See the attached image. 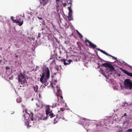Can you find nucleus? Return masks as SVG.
Returning a JSON list of instances; mask_svg holds the SVG:
<instances>
[{
    "mask_svg": "<svg viewBox=\"0 0 132 132\" xmlns=\"http://www.w3.org/2000/svg\"><path fill=\"white\" fill-rule=\"evenodd\" d=\"M58 113L59 114H57L55 115L56 118L54 119L53 122L56 123H57L60 118H61L63 119H64L65 118L63 116V114L62 112L58 111Z\"/></svg>",
    "mask_w": 132,
    "mask_h": 132,
    "instance_id": "nucleus-4",
    "label": "nucleus"
},
{
    "mask_svg": "<svg viewBox=\"0 0 132 132\" xmlns=\"http://www.w3.org/2000/svg\"><path fill=\"white\" fill-rule=\"evenodd\" d=\"M97 50L100 51L101 52L103 53L104 54L106 55H107V56H110L111 57H112L113 58V59H114L116 60H117V59L116 57H114L113 56H112L111 55L108 54V53L106 52L105 51H104L102 50H101L100 49V48H98V49H97Z\"/></svg>",
    "mask_w": 132,
    "mask_h": 132,
    "instance_id": "nucleus-10",
    "label": "nucleus"
},
{
    "mask_svg": "<svg viewBox=\"0 0 132 132\" xmlns=\"http://www.w3.org/2000/svg\"><path fill=\"white\" fill-rule=\"evenodd\" d=\"M66 1V2L68 4H71V5L72 4V1L71 0H65Z\"/></svg>",
    "mask_w": 132,
    "mask_h": 132,
    "instance_id": "nucleus-19",
    "label": "nucleus"
},
{
    "mask_svg": "<svg viewBox=\"0 0 132 132\" xmlns=\"http://www.w3.org/2000/svg\"><path fill=\"white\" fill-rule=\"evenodd\" d=\"M126 116V113H125L124 114V115H123V116Z\"/></svg>",
    "mask_w": 132,
    "mask_h": 132,
    "instance_id": "nucleus-34",
    "label": "nucleus"
},
{
    "mask_svg": "<svg viewBox=\"0 0 132 132\" xmlns=\"http://www.w3.org/2000/svg\"><path fill=\"white\" fill-rule=\"evenodd\" d=\"M69 16L68 17V18L69 19V21H71L73 20V19L72 17V14H69Z\"/></svg>",
    "mask_w": 132,
    "mask_h": 132,
    "instance_id": "nucleus-16",
    "label": "nucleus"
},
{
    "mask_svg": "<svg viewBox=\"0 0 132 132\" xmlns=\"http://www.w3.org/2000/svg\"><path fill=\"white\" fill-rule=\"evenodd\" d=\"M48 0H40V4H42L43 6H45L47 4Z\"/></svg>",
    "mask_w": 132,
    "mask_h": 132,
    "instance_id": "nucleus-13",
    "label": "nucleus"
},
{
    "mask_svg": "<svg viewBox=\"0 0 132 132\" xmlns=\"http://www.w3.org/2000/svg\"><path fill=\"white\" fill-rule=\"evenodd\" d=\"M85 41L86 42H87L89 44L90 46L92 47L93 48H96V49H97V48H96V47H97V46L96 45L92 43L88 39H86Z\"/></svg>",
    "mask_w": 132,
    "mask_h": 132,
    "instance_id": "nucleus-11",
    "label": "nucleus"
},
{
    "mask_svg": "<svg viewBox=\"0 0 132 132\" xmlns=\"http://www.w3.org/2000/svg\"><path fill=\"white\" fill-rule=\"evenodd\" d=\"M22 17H24V15H23V16H22Z\"/></svg>",
    "mask_w": 132,
    "mask_h": 132,
    "instance_id": "nucleus-39",
    "label": "nucleus"
},
{
    "mask_svg": "<svg viewBox=\"0 0 132 132\" xmlns=\"http://www.w3.org/2000/svg\"><path fill=\"white\" fill-rule=\"evenodd\" d=\"M123 85L125 88L129 89L131 90L132 89V81L129 79H125L123 82Z\"/></svg>",
    "mask_w": 132,
    "mask_h": 132,
    "instance_id": "nucleus-3",
    "label": "nucleus"
},
{
    "mask_svg": "<svg viewBox=\"0 0 132 132\" xmlns=\"http://www.w3.org/2000/svg\"><path fill=\"white\" fill-rule=\"evenodd\" d=\"M25 74L22 72H20L18 75V78L19 82L21 84L24 85L23 86L27 85V82L25 77Z\"/></svg>",
    "mask_w": 132,
    "mask_h": 132,
    "instance_id": "nucleus-1",
    "label": "nucleus"
},
{
    "mask_svg": "<svg viewBox=\"0 0 132 132\" xmlns=\"http://www.w3.org/2000/svg\"><path fill=\"white\" fill-rule=\"evenodd\" d=\"M51 111L50 110V106L48 105L47 106L46 108L45 112L46 115V117H44L43 119L44 120H46L49 117L48 116H50L51 118H52L54 117L55 115L53 113H51Z\"/></svg>",
    "mask_w": 132,
    "mask_h": 132,
    "instance_id": "nucleus-2",
    "label": "nucleus"
},
{
    "mask_svg": "<svg viewBox=\"0 0 132 132\" xmlns=\"http://www.w3.org/2000/svg\"><path fill=\"white\" fill-rule=\"evenodd\" d=\"M36 104V105H37V107H39V106L37 104Z\"/></svg>",
    "mask_w": 132,
    "mask_h": 132,
    "instance_id": "nucleus-37",
    "label": "nucleus"
},
{
    "mask_svg": "<svg viewBox=\"0 0 132 132\" xmlns=\"http://www.w3.org/2000/svg\"><path fill=\"white\" fill-rule=\"evenodd\" d=\"M62 5H63V7H65L67 5V4L66 3H62Z\"/></svg>",
    "mask_w": 132,
    "mask_h": 132,
    "instance_id": "nucleus-27",
    "label": "nucleus"
},
{
    "mask_svg": "<svg viewBox=\"0 0 132 132\" xmlns=\"http://www.w3.org/2000/svg\"><path fill=\"white\" fill-rule=\"evenodd\" d=\"M66 59H61V61L63 62L64 63V64L65 65H66L67 64H68V62H66L67 61Z\"/></svg>",
    "mask_w": 132,
    "mask_h": 132,
    "instance_id": "nucleus-14",
    "label": "nucleus"
},
{
    "mask_svg": "<svg viewBox=\"0 0 132 132\" xmlns=\"http://www.w3.org/2000/svg\"><path fill=\"white\" fill-rule=\"evenodd\" d=\"M54 82H55V83H53V84L52 85V87L53 88H54V86H53V84H55V83H57V81L56 80H54Z\"/></svg>",
    "mask_w": 132,
    "mask_h": 132,
    "instance_id": "nucleus-23",
    "label": "nucleus"
},
{
    "mask_svg": "<svg viewBox=\"0 0 132 132\" xmlns=\"http://www.w3.org/2000/svg\"><path fill=\"white\" fill-rule=\"evenodd\" d=\"M33 100V98L32 99V100Z\"/></svg>",
    "mask_w": 132,
    "mask_h": 132,
    "instance_id": "nucleus-40",
    "label": "nucleus"
},
{
    "mask_svg": "<svg viewBox=\"0 0 132 132\" xmlns=\"http://www.w3.org/2000/svg\"><path fill=\"white\" fill-rule=\"evenodd\" d=\"M55 69L57 70V71H58L59 69V67H55Z\"/></svg>",
    "mask_w": 132,
    "mask_h": 132,
    "instance_id": "nucleus-29",
    "label": "nucleus"
},
{
    "mask_svg": "<svg viewBox=\"0 0 132 132\" xmlns=\"http://www.w3.org/2000/svg\"><path fill=\"white\" fill-rule=\"evenodd\" d=\"M33 88L34 91L35 92H37L38 91V86L37 85L34 86Z\"/></svg>",
    "mask_w": 132,
    "mask_h": 132,
    "instance_id": "nucleus-15",
    "label": "nucleus"
},
{
    "mask_svg": "<svg viewBox=\"0 0 132 132\" xmlns=\"http://www.w3.org/2000/svg\"><path fill=\"white\" fill-rule=\"evenodd\" d=\"M60 110L62 111H63L64 110V109L63 108H61L60 109Z\"/></svg>",
    "mask_w": 132,
    "mask_h": 132,
    "instance_id": "nucleus-31",
    "label": "nucleus"
},
{
    "mask_svg": "<svg viewBox=\"0 0 132 132\" xmlns=\"http://www.w3.org/2000/svg\"><path fill=\"white\" fill-rule=\"evenodd\" d=\"M18 99H17V102H18V103H20V102H21V101H20L21 100H20L19 101H18Z\"/></svg>",
    "mask_w": 132,
    "mask_h": 132,
    "instance_id": "nucleus-32",
    "label": "nucleus"
},
{
    "mask_svg": "<svg viewBox=\"0 0 132 132\" xmlns=\"http://www.w3.org/2000/svg\"><path fill=\"white\" fill-rule=\"evenodd\" d=\"M32 125H33V124L32 123H31V122L30 121H28V125L29 127H31L32 126Z\"/></svg>",
    "mask_w": 132,
    "mask_h": 132,
    "instance_id": "nucleus-20",
    "label": "nucleus"
},
{
    "mask_svg": "<svg viewBox=\"0 0 132 132\" xmlns=\"http://www.w3.org/2000/svg\"><path fill=\"white\" fill-rule=\"evenodd\" d=\"M40 76H41V77L40 79V82L43 84L45 83L46 82L47 79L45 77L44 78L45 76H44V74L42 73V75H40Z\"/></svg>",
    "mask_w": 132,
    "mask_h": 132,
    "instance_id": "nucleus-8",
    "label": "nucleus"
},
{
    "mask_svg": "<svg viewBox=\"0 0 132 132\" xmlns=\"http://www.w3.org/2000/svg\"><path fill=\"white\" fill-rule=\"evenodd\" d=\"M41 34L40 33H38V36L37 37L38 38H40V36H41Z\"/></svg>",
    "mask_w": 132,
    "mask_h": 132,
    "instance_id": "nucleus-28",
    "label": "nucleus"
},
{
    "mask_svg": "<svg viewBox=\"0 0 132 132\" xmlns=\"http://www.w3.org/2000/svg\"><path fill=\"white\" fill-rule=\"evenodd\" d=\"M101 66L109 68L110 69L109 71L111 72L116 71L114 68L111 64L108 63H104L102 64Z\"/></svg>",
    "mask_w": 132,
    "mask_h": 132,
    "instance_id": "nucleus-6",
    "label": "nucleus"
},
{
    "mask_svg": "<svg viewBox=\"0 0 132 132\" xmlns=\"http://www.w3.org/2000/svg\"><path fill=\"white\" fill-rule=\"evenodd\" d=\"M53 90L54 92L56 93V95L57 98V100H56L57 101H58L59 100V96H60L62 99H63V98L62 96H60L61 93L59 85L56 86L55 89H54Z\"/></svg>",
    "mask_w": 132,
    "mask_h": 132,
    "instance_id": "nucleus-5",
    "label": "nucleus"
},
{
    "mask_svg": "<svg viewBox=\"0 0 132 132\" xmlns=\"http://www.w3.org/2000/svg\"><path fill=\"white\" fill-rule=\"evenodd\" d=\"M66 60L68 62V64H70L71 63V62L72 61L70 59H69L68 60Z\"/></svg>",
    "mask_w": 132,
    "mask_h": 132,
    "instance_id": "nucleus-22",
    "label": "nucleus"
},
{
    "mask_svg": "<svg viewBox=\"0 0 132 132\" xmlns=\"http://www.w3.org/2000/svg\"><path fill=\"white\" fill-rule=\"evenodd\" d=\"M14 17L13 16H12L11 18V19L13 21L14 20Z\"/></svg>",
    "mask_w": 132,
    "mask_h": 132,
    "instance_id": "nucleus-30",
    "label": "nucleus"
},
{
    "mask_svg": "<svg viewBox=\"0 0 132 132\" xmlns=\"http://www.w3.org/2000/svg\"><path fill=\"white\" fill-rule=\"evenodd\" d=\"M127 132H132V128L128 129L127 130Z\"/></svg>",
    "mask_w": 132,
    "mask_h": 132,
    "instance_id": "nucleus-25",
    "label": "nucleus"
},
{
    "mask_svg": "<svg viewBox=\"0 0 132 132\" xmlns=\"http://www.w3.org/2000/svg\"><path fill=\"white\" fill-rule=\"evenodd\" d=\"M20 19L19 17H17L16 20H13V22H16V23H19V25L20 26H22L23 23V21H20Z\"/></svg>",
    "mask_w": 132,
    "mask_h": 132,
    "instance_id": "nucleus-9",
    "label": "nucleus"
},
{
    "mask_svg": "<svg viewBox=\"0 0 132 132\" xmlns=\"http://www.w3.org/2000/svg\"><path fill=\"white\" fill-rule=\"evenodd\" d=\"M59 0H56V2H59Z\"/></svg>",
    "mask_w": 132,
    "mask_h": 132,
    "instance_id": "nucleus-36",
    "label": "nucleus"
},
{
    "mask_svg": "<svg viewBox=\"0 0 132 132\" xmlns=\"http://www.w3.org/2000/svg\"><path fill=\"white\" fill-rule=\"evenodd\" d=\"M42 73L44 74V76L47 80L49 79L50 76V71L48 67L45 68L44 71Z\"/></svg>",
    "mask_w": 132,
    "mask_h": 132,
    "instance_id": "nucleus-7",
    "label": "nucleus"
},
{
    "mask_svg": "<svg viewBox=\"0 0 132 132\" xmlns=\"http://www.w3.org/2000/svg\"><path fill=\"white\" fill-rule=\"evenodd\" d=\"M71 5H70V7H68V10H69V14L70 13L72 14V10L71 8Z\"/></svg>",
    "mask_w": 132,
    "mask_h": 132,
    "instance_id": "nucleus-17",
    "label": "nucleus"
},
{
    "mask_svg": "<svg viewBox=\"0 0 132 132\" xmlns=\"http://www.w3.org/2000/svg\"><path fill=\"white\" fill-rule=\"evenodd\" d=\"M34 114L32 113H31V114L29 115V116L31 120L32 121L34 120V117H33Z\"/></svg>",
    "mask_w": 132,
    "mask_h": 132,
    "instance_id": "nucleus-18",
    "label": "nucleus"
},
{
    "mask_svg": "<svg viewBox=\"0 0 132 132\" xmlns=\"http://www.w3.org/2000/svg\"><path fill=\"white\" fill-rule=\"evenodd\" d=\"M37 66L36 67V69H35V71L37 70Z\"/></svg>",
    "mask_w": 132,
    "mask_h": 132,
    "instance_id": "nucleus-35",
    "label": "nucleus"
},
{
    "mask_svg": "<svg viewBox=\"0 0 132 132\" xmlns=\"http://www.w3.org/2000/svg\"><path fill=\"white\" fill-rule=\"evenodd\" d=\"M77 33H78V35H79V37L80 38H82V37H83L81 35V34L78 31Z\"/></svg>",
    "mask_w": 132,
    "mask_h": 132,
    "instance_id": "nucleus-21",
    "label": "nucleus"
},
{
    "mask_svg": "<svg viewBox=\"0 0 132 132\" xmlns=\"http://www.w3.org/2000/svg\"><path fill=\"white\" fill-rule=\"evenodd\" d=\"M5 69H6V70H9L10 69V68L8 67L7 66L6 67Z\"/></svg>",
    "mask_w": 132,
    "mask_h": 132,
    "instance_id": "nucleus-26",
    "label": "nucleus"
},
{
    "mask_svg": "<svg viewBox=\"0 0 132 132\" xmlns=\"http://www.w3.org/2000/svg\"><path fill=\"white\" fill-rule=\"evenodd\" d=\"M38 18V19L41 20L42 19V18L41 17H39Z\"/></svg>",
    "mask_w": 132,
    "mask_h": 132,
    "instance_id": "nucleus-33",
    "label": "nucleus"
},
{
    "mask_svg": "<svg viewBox=\"0 0 132 132\" xmlns=\"http://www.w3.org/2000/svg\"><path fill=\"white\" fill-rule=\"evenodd\" d=\"M121 70L122 71H123L128 76L132 77V73L128 72L127 70L125 69H121Z\"/></svg>",
    "mask_w": 132,
    "mask_h": 132,
    "instance_id": "nucleus-12",
    "label": "nucleus"
},
{
    "mask_svg": "<svg viewBox=\"0 0 132 132\" xmlns=\"http://www.w3.org/2000/svg\"><path fill=\"white\" fill-rule=\"evenodd\" d=\"M16 57L17 58H18V55H16Z\"/></svg>",
    "mask_w": 132,
    "mask_h": 132,
    "instance_id": "nucleus-38",
    "label": "nucleus"
},
{
    "mask_svg": "<svg viewBox=\"0 0 132 132\" xmlns=\"http://www.w3.org/2000/svg\"><path fill=\"white\" fill-rule=\"evenodd\" d=\"M56 8H58L59 7V6L58 5V3L59 2H56Z\"/></svg>",
    "mask_w": 132,
    "mask_h": 132,
    "instance_id": "nucleus-24",
    "label": "nucleus"
}]
</instances>
